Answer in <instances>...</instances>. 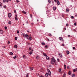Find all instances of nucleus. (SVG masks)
Instances as JSON below:
<instances>
[{"label": "nucleus", "mask_w": 77, "mask_h": 77, "mask_svg": "<svg viewBox=\"0 0 77 77\" xmlns=\"http://www.w3.org/2000/svg\"><path fill=\"white\" fill-rule=\"evenodd\" d=\"M22 35H23V37L24 38H26V37H29V36L27 34L26 35V34L23 33L22 34Z\"/></svg>", "instance_id": "f257e3e1"}, {"label": "nucleus", "mask_w": 77, "mask_h": 77, "mask_svg": "<svg viewBox=\"0 0 77 77\" xmlns=\"http://www.w3.org/2000/svg\"><path fill=\"white\" fill-rule=\"evenodd\" d=\"M48 71V75H50L51 74V72L50 71V69H47Z\"/></svg>", "instance_id": "f03ea898"}, {"label": "nucleus", "mask_w": 77, "mask_h": 77, "mask_svg": "<svg viewBox=\"0 0 77 77\" xmlns=\"http://www.w3.org/2000/svg\"><path fill=\"white\" fill-rule=\"evenodd\" d=\"M51 60L52 62H54V63H56V60L54 58H51Z\"/></svg>", "instance_id": "7ed1b4c3"}, {"label": "nucleus", "mask_w": 77, "mask_h": 77, "mask_svg": "<svg viewBox=\"0 0 77 77\" xmlns=\"http://www.w3.org/2000/svg\"><path fill=\"white\" fill-rule=\"evenodd\" d=\"M12 16V15L11 13H9L8 14V18H11Z\"/></svg>", "instance_id": "20e7f679"}, {"label": "nucleus", "mask_w": 77, "mask_h": 77, "mask_svg": "<svg viewBox=\"0 0 77 77\" xmlns=\"http://www.w3.org/2000/svg\"><path fill=\"white\" fill-rule=\"evenodd\" d=\"M59 39H60L61 41H63V39L62 38V37H61L59 38Z\"/></svg>", "instance_id": "39448f33"}, {"label": "nucleus", "mask_w": 77, "mask_h": 77, "mask_svg": "<svg viewBox=\"0 0 77 77\" xmlns=\"http://www.w3.org/2000/svg\"><path fill=\"white\" fill-rule=\"evenodd\" d=\"M0 34H3V30H0Z\"/></svg>", "instance_id": "423d86ee"}, {"label": "nucleus", "mask_w": 77, "mask_h": 77, "mask_svg": "<svg viewBox=\"0 0 77 77\" xmlns=\"http://www.w3.org/2000/svg\"><path fill=\"white\" fill-rule=\"evenodd\" d=\"M15 20H18V17H17V14L15 15Z\"/></svg>", "instance_id": "0eeeda50"}, {"label": "nucleus", "mask_w": 77, "mask_h": 77, "mask_svg": "<svg viewBox=\"0 0 77 77\" xmlns=\"http://www.w3.org/2000/svg\"><path fill=\"white\" fill-rule=\"evenodd\" d=\"M36 75H37V76H39V77H43L41 75V76H39V74L38 73H37L36 74Z\"/></svg>", "instance_id": "6e6552de"}, {"label": "nucleus", "mask_w": 77, "mask_h": 77, "mask_svg": "<svg viewBox=\"0 0 77 77\" xmlns=\"http://www.w3.org/2000/svg\"><path fill=\"white\" fill-rule=\"evenodd\" d=\"M59 56L60 57H62V54H61V53L59 54Z\"/></svg>", "instance_id": "1a4fd4ad"}, {"label": "nucleus", "mask_w": 77, "mask_h": 77, "mask_svg": "<svg viewBox=\"0 0 77 77\" xmlns=\"http://www.w3.org/2000/svg\"><path fill=\"white\" fill-rule=\"evenodd\" d=\"M43 55L44 56H45V57H47V54L45 53H43Z\"/></svg>", "instance_id": "9d476101"}, {"label": "nucleus", "mask_w": 77, "mask_h": 77, "mask_svg": "<svg viewBox=\"0 0 77 77\" xmlns=\"http://www.w3.org/2000/svg\"><path fill=\"white\" fill-rule=\"evenodd\" d=\"M57 4L58 5H60V2H59V1L58 0H57Z\"/></svg>", "instance_id": "9b49d317"}, {"label": "nucleus", "mask_w": 77, "mask_h": 77, "mask_svg": "<svg viewBox=\"0 0 77 77\" xmlns=\"http://www.w3.org/2000/svg\"><path fill=\"white\" fill-rule=\"evenodd\" d=\"M56 9V7H54L53 8V10H54V11H55Z\"/></svg>", "instance_id": "f8f14e48"}, {"label": "nucleus", "mask_w": 77, "mask_h": 77, "mask_svg": "<svg viewBox=\"0 0 77 77\" xmlns=\"http://www.w3.org/2000/svg\"><path fill=\"white\" fill-rule=\"evenodd\" d=\"M33 51V50H31V51L32 52H30L29 53V54H30V55H31V54H32V51Z\"/></svg>", "instance_id": "ddd939ff"}, {"label": "nucleus", "mask_w": 77, "mask_h": 77, "mask_svg": "<svg viewBox=\"0 0 77 77\" xmlns=\"http://www.w3.org/2000/svg\"><path fill=\"white\" fill-rule=\"evenodd\" d=\"M29 40L30 41V40L32 39V37H29Z\"/></svg>", "instance_id": "4468645a"}, {"label": "nucleus", "mask_w": 77, "mask_h": 77, "mask_svg": "<svg viewBox=\"0 0 77 77\" xmlns=\"http://www.w3.org/2000/svg\"><path fill=\"white\" fill-rule=\"evenodd\" d=\"M42 45H45V43L44 42H42Z\"/></svg>", "instance_id": "2eb2a0df"}, {"label": "nucleus", "mask_w": 77, "mask_h": 77, "mask_svg": "<svg viewBox=\"0 0 77 77\" xmlns=\"http://www.w3.org/2000/svg\"><path fill=\"white\" fill-rule=\"evenodd\" d=\"M46 59L47 60H50V59H49V57H46Z\"/></svg>", "instance_id": "dca6fc26"}, {"label": "nucleus", "mask_w": 77, "mask_h": 77, "mask_svg": "<svg viewBox=\"0 0 77 77\" xmlns=\"http://www.w3.org/2000/svg\"><path fill=\"white\" fill-rule=\"evenodd\" d=\"M39 56H37L36 57V58L37 59H39Z\"/></svg>", "instance_id": "f3484780"}, {"label": "nucleus", "mask_w": 77, "mask_h": 77, "mask_svg": "<svg viewBox=\"0 0 77 77\" xmlns=\"http://www.w3.org/2000/svg\"><path fill=\"white\" fill-rule=\"evenodd\" d=\"M66 53L67 54H69V51H66Z\"/></svg>", "instance_id": "a211bd4d"}, {"label": "nucleus", "mask_w": 77, "mask_h": 77, "mask_svg": "<svg viewBox=\"0 0 77 77\" xmlns=\"http://www.w3.org/2000/svg\"><path fill=\"white\" fill-rule=\"evenodd\" d=\"M66 12H69V9H66Z\"/></svg>", "instance_id": "6ab92c4d"}, {"label": "nucleus", "mask_w": 77, "mask_h": 77, "mask_svg": "<svg viewBox=\"0 0 77 77\" xmlns=\"http://www.w3.org/2000/svg\"><path fill=\"white\" fill-rule=\"evenodd\" d=\"M14 47L15 48H17V45H15L14 46Z\"/></svg>", "instance_id": "aec40b11"}, {"label": "nucleus", "mask_w": 77, "mask_h": 77, "mask_svg": "<svg viewBox=\"0 0 77 77\" xmlns=\"http://www.w3.org/2000/svg\"><path fill=\"white\" fill-rule=\"evenodd\" d=\"M68 74H69V75H71V71H69V72L68 73Z\"/></svg>", "instance_id": "412c9836"}, {"label": "nucleus", "mask_w": 77, "mask_h": 77, "mask_svg": "<svg viewBox=\"0 0 77 77\" xmlns=\"http://www.w3.org/2000/svg\"><path fill=\"white\" fill-rule=\"evenodd\" d=\"M30 70L31 71H32V70H33V68H30Z\"/></svg>", "instance_id": "4be33fe9"}, {"label": "nucleus", "mask_w": 77, "mask_h": 77, "mask_svg": "<svg viewBox=\"0 0 77 77\" xmlns=\"http://www.w3.org/2000/svg\"><path fill=\"white\" fill-rule=\"evenodd\" d=\"M72 77H75V75L74 74H72Z\"/></svg>", "instance_id": "5701e85b"}, {"label": "nucleus", "mask_w": 77, "mask_h": 77, "mask_svg": "<svg viewBox=\"0 0 77 77\" xmlns=\"http://www.w3.org/2000/svg\"><path fill=\"white\" fill-rule=\"evenodd\" d=\"M22 12L24 14H26V11H23Z\"/></svg>", "instance_id": "b1692460"}, {"label": "nucleus", "mask_w": 77, "mask_h": 77, "mask_svg": "<svg viewBox=\"0 0 77 77\" xmlns=\"http://www.w3.org/2000/svg\"><path fill=\"white\" fill-rule=\"evenodd\" d=\"M45 75L46 77H48V73H46Z\"/></svg>", "instance_id": "393cba45"}, {"label": "nucleus", "mask_w": 77, "mask_h": 77, "mask_svg": "<svg viewBox=\"0 0 77 77\" xmlns=\"http://www.w3.org/2000/svg\"><path fill=\"white\" fill-rule=\"evenodd\" d=\"M8 24H11V21H9Z\"/></svg>", "instance_id": "a878e982"}, {"label": "nucleus", "mask_w": 77, "mask_h": 77, "mask_svg": "<svg viewBox=\"0 0 77 77\" xmlns=\"http://www.w3.org/2000/svg\"><path fill=\"white\" fill-rule=\"evenodd\" d=\"M10 55H12V54H13V53H12V52H11L10 53Z\"/></svg>", "instance_id": "bb28decb"}, {"label": "nucleus", "mask_w": 77, "mask_h": 77, "mask_svg": "<svg viewBox=\"0 0 77 77\" xmlns=\"http://www.w3.org/2000/svg\"><path fill=\"white\" fill-rule=\"evenodd\" d=\"M48 35H49V36H52V35L51 33L49 34Z\"/></svg>", "instance_id": "cd10ccee"}, {"label": "nucleus", "mask_w": 77, "mask_h": 77, "mask_svg": "<svg viewBox=\"0 0 77 77\" xmlns=\"http://www.w3.org/2000/svg\"><path fill=\"white\" fill-rule=\"evenodd\" d=\"M61 70H62V69H61V68L60 69H59V72H61Z\"/></svg>", "instance_id": "c85d7f7f"}, {"label": "nucleus", "mask_w": 77, "mask_h": 77, "mask_svg": "<svg viewBox=\"0 0 77 77\" xmlns=\"http://www.w3.org/2000/svg\"><path fill=\"white\" fill-rule=\"evenodd\" d=\"M23 58H24V59H26V56H25V55H24L23 56Z\"/></svg>", "instance_id": "c756f323"}, {"label": "nucleus", "mask_w": 77, "mask_h": 77, "mask_svg": "<svg viewBox=\"0 0 77 77\" xmlns=\"http://www.w3.org/2000/svg\"><path fill=\"white\" fill-rule=\"evenodd\" d=\"M4 8H6V5H4L3 6Z\"/></svg>", "instance_id": "7c9ffc66"}, {"label": "nucleus", "mask_w": 77, "mask_h": 77, "mask_svg": "<svg viewBox=\"0 0 77 77\" xmlns=\"http://www.w3.org/2000/svg\"><path fill=\"white\" fill-rule=\"evenodd\" d=\"M15 40L17 41V39H18V38H17V37H15Z\"/></svg>", "instance_id": "2f4dec72"}, {"label": "nucleus", "mask_w": 77, "mask_h": 77, "mask_svg": "<svg viewBox=\"0 0 77 77\" xmlns=\"http://www.w3.org/2000/svg\"><path fill=\"white\" fill-rule=\"evenodd\" d=\"M71 18H72V19H73V18H74V16H71Z\"/></svg>", "instance_id": "473e14b6"}, {"label": "nucleus", "mask_w": 77, "mask_h": 77, "mask_svg": "<svg viewBox=\"0 0 77 77\" xmlns=\"http://www.w3.org/2000/svg\"><path fill=\"white\" fill-rule=\"evenodd\" d=\"M3 3H5L6 0H3Z\"/></svg>", "instance_id": "72a5a7b5"}, {"label": "nucleus", "mask_w": 77, "mask_h": 77, "mask_svg": "<svg viewBox=\"0 0 77 77\" xmlns=\"http://www.w3.org/2000/svg\"><path fill=\"white\" fill-rule=\"evenodd\" d=\"M48 3H51V1H50V0H48Z\"/></svg>", "instance_id": "f704fd0d"}, {"label": "nucleus", "mask_w": 77, "mask_h": 77, "mask_svg": "<svg viewBox=\"0 0 77 77\" xmlns=\"http://www.w3.org/2000/svg\"><path fill=\"white\" fill-rule=\"evenodd\" d=\"M5 29V30H6V29H7V27L6 26H5L4 27Z\"/></svg>", "instance_id": "c9c22d12"}, {"label": "nucleus", "mask_w": 77, "mask_h": 77, "mask_svg": "<svg viewBox=\"0 0 77 77\" xmlns=\"http://www.w3.org/2000/svg\"><path fill=\"white\" fill-rule=\"evenodd\" d=\"M2 5V3L1 2H0V6H1Z\"/></svg>", "instance_id": "e433bc0d"}, {"label": "nucleus", "mask_w": 77, "mask_h": 77, "mask_svg": "<svg viewBox=\"0 0 77 77\" xmlns=\"http://www.w3.org/2000/svg\"><path fill=\"white\" fill-rule=\"evenodd\" d=\"M28 74H29V73H27V75H26V77H29V75H28Z\"/></svg>", "instance_id": "4c0bfd02"}, {"label": "nucleus", "mask_w": 77, "mask_h": 77, "mask_svg": "<svg viewBox=\"0 0 77 77\" xmlns=\"http://www.w3.org/2000/svg\"><path fill=\"white\" fill-rule=\"evenodd\" d=\"M16 57H17V56H15L14 57H13L14 59H15L16 58Z\"/></svg>", "instance_id": "58836bf2"}, {"label": "nucleus", "mask_w": 77, "mask_h": 77, "mask_svg": "<svg viewBox=\"0 0 77 77\" xmlns=\"http://www.w3.org/2000/svg\"><path fill=\"white\" fill-rule=\"evenodd\" d=\"M16 2H17V3H19V1H18V0H16Z\"/></svg>", "instance_id": "ea45409f"}, {"label": "nucleus", "mask_w": 77, "mask_h": 77, "mask_svg": "<svg viewBox=\"0 0 77 77\" xmlns=\"http://www.w3.org/2000/svg\"><path fill=\"white\" fill-rule=\"evenodd\" d=\"M74 50H75V47H73L72 48Z\"/></svg>", "instance_id": "a19ab883"}, {"label": "nucleus", "mask_w": 77, "mask_h": 77, "mask_svg": "<svg viewBox=\"0 0 77 77\" xmlns=\"http://www.w3.org/2000/svg\"><path fill=\"white\" fill-rule=\"evenodd\" d=\"M74 26H76L77 25L76 24V23H74Z\"/></svg>", "instance_id": "79ce46f5"}, {"label": "nucleus", "mask_w": 77, "mask_h": 77, "mask_svg": "<svg viewBox=\"0 0 77 77\" xmlns=\"http://www.w3.org/2000/svg\"><path fill=\"white\" fill-rule=\"evenodd\" d=\"M14 13H15V14H16V10H14Z\"/></svg>", "instance_id": "37998d69"}, {"label": "nucleus", "mask_w": 77, "mask_h": 77, "mask_svg": "<svg viewBox=\"0 0 77 77\" xmlns=\"http://www.w3.org/2000/svg\"><path fill=\"white\" fill-rule=\"evenodd\" d=\"M51 63L52 64V65H54V63H53L52 61L51 62Z\"/></svg>", "instance_id": "c03bdc74"}, {"label": "nucleus", "mask_w": 77, "mask_h": 77, "mask_svg": "<svg viewBox=\"0 0 77 77\" xmlns=\"http://www.w3.org/2000/svg\"><path fill=\"white\" fill-rule=\"evenodd\" d=\"M73 72H75V69H74L73 70Z\"/></svg>", "instance_id": "a18cd8bd"}, {"label": "nucleus", "mask_w": 77, "mask_h": 77, "mask_svg": "<svg viewBox=\"0 0 77 77\" xmlns=\"http://www.w3.org/2000/svg\"><path fill=\"white\" fill-rule=\"evenodd\" d=\"M19 31L18 30H17V33H19Z\"/></svg>", "instance_id": "49530a36"}, {"label": "nucleus", "mask_w": 77, "mask_h": 77, "mask_svg": "<svg viewBox=\"0 0 77 77\" xmlns=\"http://www.w3.org/2000/svg\"><path fill=\"white\" fill-rule=\"evenodd\" d=\"M48 47V46H47V45L45 46V48H47Z\"/></svg>", "instance_id": "de8ad7c7"}, {"label": "nucleus", "mask_w": 77, "mask_h": 77, "mask_svg": "<svg viewBox=\"0 0 77 77\" xmlns=\"http://www.w3.org/2000/svg\"><path fill=\"white\" fill-rule=\"evenodd\" d=\"M67 68H68V69L69 68V66H67Z\"/></svg>", "instance_id": "09e8293b"}, {"label": "nucleus", "mask_w": 77, "mask_h": 77, "mask_svg": "<svg viewBox=\"0 0 77 77\" xmlns=\"http://www.w3.org/2000/svg\"><path fill=\"white\" fill-rule=\"evenodd\" d=\"M66 26H68V23L66 24Z\"/></svg>", "instance_id": "8fccbe9b"}, {"label": "nucleus", "mask_w": 77, "mask_h": 77, "mask_svg": "<svg viewBox=\"0 0 77 77\" xmlns=\"http://www.w3.org/2000/svg\"><path fill=\"white\" fill-rule=\"evenodd\" d=\"M6 2H7V3H8V2H9V1H8V0H7L6 1Z\"/></svg>", "instance_id": "3c124183"}, {"label": "nucleus", "mask_w": 77, "mask_h": 77, "mask_svg": "<svg viewBox=\"0 0 77 77\" xmlns=\"http://www.w3.org/2000/svg\"><path fill=\"white\" fill-rule=\"evenodd\" d=\"M29 50H31V48H29Z\"/></svg>", "instance_id": "603ef678"}, {"label": "nucleus", "mask_w": 77, "mask_h": 77, "mask_svg": "<svg viewBox=\"0 0 77 77\" xmlns=\"http://www.w3.org/2000/svg\"><path fill=\"white\" fill-rule=\"evenodd\" d=\"M65 75L63 74V77H65Z\"/></svg>", "instance_id": "864d4df0"}, {"label": "nucleus", "mask_w": 77, "mask_h": 77, "mask_svg": "<svg viewBox=\"0 0 77 77\" xmlns=\"http://www.w3.org/2000/svg\"><path fill=\"white\" fill-rule=\"evenodd\" d=\"M62 16L63 17H64V16L63 15V14H62Z\"/></svg>", "instance_id": "5fc2aeb1"}, {"label": "nucleus", "mask_w": 77, "mask_h": 77, "mask_svg": "<svg viewBox=\"0 0 77 77\" xmlns=\"http://www.w3.org/2000/svg\"><path fill=\"white\" fill-rule=\"evenodd\" d=\"M54 2H57V0H54Z\"/></svg>", "instance_id": "6e6d98bb"}, {"label": "nucleus", "mask_w": 77, "mask_h": 77, "mask_svg": "<svg viewBox=\"0 0 77 77\" xmlns=\"http://www.w3.org/2000/svg\"><path fill=\"white\" fill-rule=\"evenodd\" d=\"M64 67H66V65H64Z\"/></svg>", "instance_id": "4d7b16f0"}, {"label": "nucleus", "mask_w": 77, "mask_h": 77, "mask_svg": "<svg viewBox=\"0 0 77 77\" xmlns=\"http://www.w3.org/2000/svg\"><path fill=\"white\" fill-rule=\"evenodd\" d=\"M30 17L31 18H32V15H30Z\"/></svg>", "instance_id": "13d9d810"}, {"label": "nucleus", "mask_w": 77, "mask_h": 77, "mask_svg": "<svg viewBox=\"0 0 77 77\" xmlns=\"http://www.w3.org/2000/svg\"><path fill=\"white\" fill-rule=\"evenodd\" d=\"M8 44H10V42H9V41H8Z\"/></svg>", "instance_id": "bf43d9fd"}, {"label": "nucleus", "mask_w": 77, "mask_h": 77, "mask_svg": "<svg viewBox=\"0 0 77 77\" xmlns=\"http://www.w3.org/2000/svg\"><path fill=\"white\" fill-rule=\"evenodd\" d=\"M69 36H70V35H68V37H69Z\"/></svg>", "instance_id": "052dcab7"}, {"label": "nucleus", "mask_w": 77, "mask_h": 77, "mask_svg": "<svg viewBox=\"0 0 77 77\" xmlns=\"http://www.w3.org/2000/svg\"><path fill=\"white\" fill-rule=\"evenodd\" d=\"M64 69H66V67H64Z\"/></svg>", "instance_id": "680f3d73"}, {"label": "nucleus", "mask_w": 77, "mask_h": 77, "mask_svg": "<svg viewBox=\"0 0 77 77\" xmlns=\"http://www.w3.org/2000/svg\"><path fill=\"white\" fill-rule=\"evenodd\" d=\"M62 46H64V44H62Z\"/></svg>", "instance_id": "e2e57ef3"}, {"label": "nucleus", "mask_w": 77, "mask_h": 77, "mask_svg": "<svg viewBox=\"0 0 77 77\" xmlns=\"http://www.w3.org/2000/svg\"><path fill=\"white\" fill-rule=\"evenodd\" d=\"M57 61L59 62V59L57 58Z\"/></svg>", "instance_id": "0e129e2a"}, {"label": "nucleus", "mask_w": 77, "mask_h": 77, "mask_svg": "<svg viewBox=\"0 0 77 77\" xmlns=\"http://www.w3.org/2000/svg\"><path fill=\"white\" fill-rule=\"evenodd\" d=\"M64 75H66V73H64Z\"/></svg>", "instance_id": "69168bd1"}, {"label": "nucleus", "mask_w": 77, "mask_h": 77, "mask_svg": "<svg viewBox=\"0 0 77 77\" xmlns=\"http://www.w3.org/2000/svg\"><path fill=\"white\" fill-rule=\"evenodd\" d=\"M26 39H29V38H28V37H26Z\"/></svg>", "instance_id": "338daca9"}, {"label": "nucleus", "mask_w": 77, "mask_h": 77, "mask_svg": "<svg viewBox=\"0 0 77 77\" xmlns=\"http://www.w3.org/2000/svg\"><path fill=\"white\" fill-rule=\"evenodd\" d=\"M31 35H30L29 36H30H30H31Z\"/></svg>", "instance_id": "774afa93"}]
</instances>
